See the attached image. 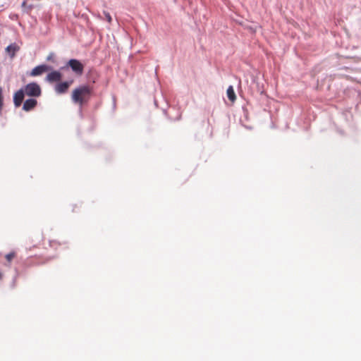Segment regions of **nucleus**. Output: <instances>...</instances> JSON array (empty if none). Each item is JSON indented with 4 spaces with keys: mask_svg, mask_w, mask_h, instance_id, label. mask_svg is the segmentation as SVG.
Wrapping results in <instances>:
<instances>
[{
    "mask_svg": "<svg viewBox=\"0 0 361 361\" xmlns=\"http://www.w3.org/2000/svg\"><path fill=\"white\" fill-rule=\"evenodd\" d=\"M92 94V88L89 85H80L73 90L71 94L72 101L82 106L87 103Z\"/></svg>",
    "mask_w": 361,
    "mask_h": 361,
    "instance_id": "1",
    "label": "nucleus"
},
{
    "mask_svg": "<svg viewBox=\"0 0 361 361\" xmlns=\"http://www.w3.org/2000/svg\"><path fill=\"white\" fill-rule=\"evenodd\" d=\"M24 92L30 97H39L41 94V88L37 83L31 82L25 87Z\"/></svg>",
    "mask_w": 361,
    "mask_h": 361,
    "instance_id": "2",
    "label": "nucleus"
},
{
    "mask_svg": "<svg viewBox=\"0 0 361 361\" xmlns=\"http://www.w3.org/2000/svg\"><path fill=\"white\" fill-rule=\"evenodd\" d=\"M67 66L78 75H81L83 73L84 66L77 59H70L67 63Z\"/></svg>",
    "mask_w": 361,
    "mask_h": 361,
    "instance_id": "3",
    "label": "nucleus"
},
{
    "mask_svg": "<svg viewBox=\"0 0 361 361\" xmlns=\"http://www.w3.org/2000/svg\"><path fill=\"white\" fill-rule=\"evenodd\" d=\"M51 259V257H44L41 255H35L27 259L28 266H38L44 264Z\"/></svg>",
    "mask_w": 361,
    "mask_h": 361,
    "instance_id": "4",
    "label": "nucleus"
},
{
    "mask_svg": "<svg viewBox=\"0 0 361 361\" xmlns=\"http://www.w3.org/2000/svg\"><path fill=\"white\" fill-rule=\"evenodd\" d=\"M51 68L47 65L42 64L35 67L31 73V76H37L42 75L43 73L50 71Z\"/></svg>",
    "mask_w": 361,
    "mask_h": 361,
    "instance_id": "5",
    "label": "nucleus"
},
{
    "mask_svg": "<svg viewBox=\"0 0 361 361\" xmlns=\"http://www.w3.org/2000/svg\"><path fill=\"white\" fill-rule=\"evenodd\" d=\"M72 83V81H70V82H68V81H66V82H59L58 84L56 85L55 86V91L56 93L58 94H63L65 92H66L70 87V85H71Z\"/></svg>",
    "mask_w": 361,
    "mask_h": 361,
    "instance_id": "6",
    "label": "nucleus"
},
{
    "mask_svg": "<svg viewBox=\"0 0 361 361\" xmlns=\"http://www.w3.org/2000/svg\"><path fill=\"white\" fill-rule=\"evenodd\" d=\"M62 75L59 71H54L47 75V80L49 82H59L61 80Z\"/></svg>",
    "mask_w": 361,
    "mask_h": 361,
    "instance_id": "7",
    "label": "nucleus"
},
{
    "mask_svg": "<svg viewBox=\"0 0 361 361\" xmlns=\"http://www.w3.org/2000/svg\"><path fill=\"white\" fill-rule=\"evenodd\" d=\"M25 92L23 90L17 91L13 96V102L16 106H20L23 101Z\"/></svg>",
    "mask_w": 361,
    "mask_h": 361,
    "instance_id": "8",
    "label": "nucleus"
},
{
    "mask_svg": "<svg viewBox=\"0 0 361 361\" xmlns=\"http://www.w3.org/2000/svg\"><path fill=\"white\" fill-rule=\"evenodd\" d=\"M37 100L35 99H27L23 106V109L26 111H29L33 109L37 105Z\"/></svg>",
    "mask_w": 361,
    "mask_h": 361,
    "instance_id": "9",
    "label": "nucleus"
},
{
    "mask_svg": "<svg viewBox=\"0 0 361 361\" xmlns=\"http://www.w3.org/2000/svg\"><path fill=\"white\" fill-rule=\"evenodd\" d=\"M19 49V46L17 45L16 43H13L6 48V51L10 55L11 58H13Z\"/></svg>",
    "mask_w": 361,
    "mask_h": 361,
    "instance_id": "10",
    "label": "nucleus"
},
{
    "mask_svg": "<svg viewBox=\"0 0 361 361\" xmlns=\"http://www.w3.org/2000/svg\"><path fill=\"white\" fill-rule=\"evenodd\" d=\"M227 97L230 101L232 102H235L236 99L235 93L234 92L233 86H229L226 91Z\"/></svg>",
    "mask_w": 361,
    "mask_h": 361,
    "instance_id": "11",
    "label": "nucleus"
},
{
    "mask_svg": "<svg viewBox=\"0 0 361 361\" xmlns=\"http://www.w3.org/2000/svg\"><path fill=\"white\" fill-rule=\"evenodd\" d=\"M16 253L15 252H11L5 255V258L6 259V261L8 262V264H11V261L16 257Z\"/></svg>",
    "mask_w": 361,
    "mask_h": 361,
    "instance_id": "12",
    "label": "nucleus"
},
{
    "mask_svg": "<svg viewBox=\"0 0 361 361\" xmlns=\"http://www.w3.org/2000/svg\"><path fill=\"white\" fill-rule=\"evenodd\" d=\"M29 0H25L22 4V7L24 8L27 11H30L32 8V6L28 4Z\"/></svg>",
    "mask_w": 361,
    "mask_h": 361,
    "instance_id": "13",
    "label": "nucleus"
},
{
    "mask_svg": "<svg viewBox=\"0 0 361 361\" xmlns=\"http://www.w3.org/2000/svg\"><path fill=\"white\" fill-rule=\"evenodd\" d=\"M104 16H105V18L106 19V20L109 22V23H111L112 19H111V17L110 16V14L107 12H104Z\"/></svg>",
    "mask_w": 361,
    "mask_h": 361,
    "instance_id": "14",
    "label": "nucleus"
},
{
    "mask_svg": "<svg viewBox=\"0 0 361 361\" xmlns=\"http://www.w3.org/2000/svg\"><path fill=\"white\" fill-rule=\"evenodd\" d=\"M53 57H54V54H52V53H51V54H50L47 56V59L48 61H51V60L53 59Z\"/></svg>",
    "mask_w": 361,
    "mask_h": 361,
    "instance_id": "15",
    "label": "nucleus"
},
{
    "mask_svg": "<svg viewBox=\"0 0 361 361\" xmlns=\"http://www.w3.org/2000/svg\"><path fill=\"white\" fill-rule=\"evenodd\" d=\"M54 243H56V242H55V241H51V242H50V245H51V246H52V247H53V246H54Z\"/></svg>",
    "mask_w": 361,
    "mask_h": 361,
    "instance_id": "16",
    "label": "nucleus"
},
{
    "mask_svg": "<svg viewBox=\"0 0 361 361\" xmlns=\"http://www.w3.org/2000/svg\"><path fill=\"white\" fill-rule=\"evenodd\" d=\"M2 279V274L0 272V280Z\"/></svg>",
    "mask_w": 361,
    "mask_h": 361,
    "instance_id": "17",
    "label": "nucleus"
}]
</instances>
